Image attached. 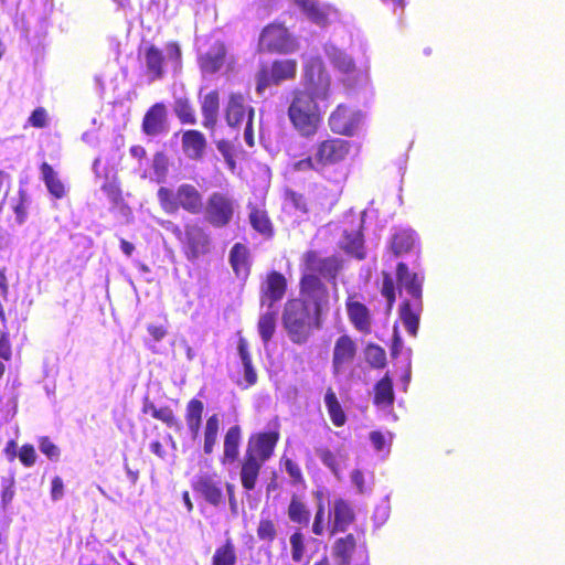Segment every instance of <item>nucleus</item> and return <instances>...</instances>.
Masks as SVG:
<instances>
[{
  "label": "nucleus",
  "mask_w": 565,
  "mask_h": 565,
  "mask_svg": "<svg viewBox=\"0 0 565 565\" xmlns=\"http://www.w3.org/2000/svg\"><path fill=\"white\" fill-rule=\"evenodd\" d=\"M11 356L12 350L9 335L7 333H2L0 335V359L4 361H10Z\"/></svg>",
  "instance_id": "nucleus-58"
},
{
  "label": "nucleus",
  "mask_w": 565,
  "mask_h": 565,
  "mask_svg": "<svg viewBox=\"0 0 565 565\" xmlns=\"http://www.w3.org/2000/svg\"><path fill=\"white\" fill-rule=\"evenodd\" d=\"M331 522L329 525L330 535L340 532H345L351 524L355 521V511L351 503L342 498H337L333 501L330 511Z\"/></svg>",
  "instance_id": "nucleus-19"
},
{
  "label": "nucleus",
  "mask_w": 565,
  "mask_h": 565,
  "mask_svg": "<svg viewBox=\"0 0 565 565\" xmlns=\"http://www.w3.org/2000/svg\"><path fill=\"white\" fill-rule=\"evenodd\" d=\"M248 211V221L252 228L265 239H271L275 235V226L268 211L264 206L255 204H249Z\"/></svg>",
  "instance_id": "nucleus-23"
},
{
  "label": "nucleus",
  "mask_w": 565,
  "mask_h": 565,
  "mask_svg": "<svg viewBox=\"0 0 565 565\" xmlns=\"http://www.w3.org/2000/svg\"><path fill=\"white\" fill-rule=\"evenodd\" d=\"M394 399L393 381L388 374H385L374 385L373 403L379 407H391Z\"/></svg>",
  "instance_id": "nucleus-32"
},
{
  "label": "nucleus",
  "mask_w": 565,
  "mask_h": 565,
  "mask_svg": "<svg viewBox=\"0 0 565 565\" xmlns=\"http://www.w3.org/2000/svg\"><path fill=\"white\" fill-rule=\"evenodd\" d=\"M168 129L167 106L159 102L151 105L143 115L141 130L146 136L156 137Z\"/></svg>",
  "instance_id": "nucleus-18"
},
{
  "label": "nucleus",
  "mask_w": 565,
  "mask_h": 565,
  "mask_svg": "<svg viewBox=\"0 0 565 565\" xmlns=\"http://www.w3.org/2000/svg\"><path fill=\"white\" fill-rule=\"evenodd\" d=\"M344 249L354 255L358 259L365 258V252L363 247V239L361 236L356 235L350 243H348Z\"/></svg>",
  "instance_id": "nucleus-54"
},
{
  "label": "nucleus",
  "mask_w": 565,
  "mask_h": 565,
  "mask_svg": "<svg viewBox=\"0 0 565 565\" xmlns=\"http://www.w3.org/2000/svg\"><path fill=\"white\" fill-rule=\"evenodd\" d=\"M230 265L237 277L246 278L250 273V253L247 246L242 243H235L228 256Z\"/></svg>",
  "instance_id": "nucleus-26"
},
{
  "label": "nucleus",
  "mask_w": 565,
  "mask_h": 565,
  "mask_svg": "<svg viewBox=\"0 0 565 565\" xmlns=\"http://www.w3.org/2000/svg\"><path fill=\"white\" fill-rule=\"evenodd\" d=\"M316 454L320 458L321 462L330 469V471L337 477H340L341 472V456L333 452L328 447H317Z\"/></svg>",
  "instance_id": "nucleus-39"
},
{
  "label": "nucleus",
  "mask_w": 565,
  "mask_h": 565,
  "mask_svg": "<svg viewBox=\"0 0 565 565\" xmlns=\"http://www.w3.org/2000/svg\"><path fill=\"white\" fill-rule=\"evenodd\" d=\"M324 404L331 423L335 427H342L347 423V415L332 387H328L324 395Z\"/></svg>",
  "instance_id": "nucleus-34"
},
{
  "label": "nucleus",
  "mask_w": 565,
  "mask_h": 565,
  "mask_svg": "<svg viewBox=\"0 0 565 565\" xmlns=\"http://www.w3.org/2000/svg\"><path fill=\"white\" fill-rule=\"evenodd\" d=\"M158 409H159V407L156 406V404L149 398V396L143 397L142 407H141L142 414H145V415L150 414L151 417L154 418Z\"/></svg>",
  "instance_id": "nucleus-61"
},
{
  "label": "nucleus",
  "mask_w": 565,
  "mask_h": 565,
  "mask_svg": "<svg viewBox=\"0 0 565 565\" xmlns=\"http://www.w3.org/2000/svg\"><path fill=\"white\" fill-rule=\"evenodd\" d=\"M242 429L238 425L231 426L224 436L222 463L234 462L238 459Z\"/></svg>",
  "instance_id": "nucleus-28"
},
{
  "label": "nucleus",
  "mask_w": 565,
  "mask_h": 565,
  "mask_svg": "<svg viewBox=\"0 0 565 565\" xmlns=\"http://www.w3.org/2000/svg\"><path fill=\"white\" fill-rule=\"evenodd\" d=\"M417 248V237L411 228H398L390 238L388 252L395 258L408 255Z\"/></svg>",
  "instance_id": "nucleus-21"
},
{
  "label": "nucleus",
  "mask_w": 565,
  "mask_h": 565,
  "mask_svg": "<svg viewBox=\"0 0 565 565\" xmlns=\"http://www.w3.org/2000/svg\"><path fill=\"white\" fill-rule=\"evenodd\" d=\"M40 171L42 180L53 198L60 200L66 196V188L51 164L42 162Z\"/></svg>",
  "instance_id": "nucleus-30"
},
{
  "label": "nucleus",
  "mask_w": 565,
  "mask_h": 565,
  "mask_svg": "<svg viewBox=\"0 0 565 565\" xmlns=\"http://www.w3.org/2000/svg\"><path fill=\"white\" fill-rule=\"evenodd\" d=\"M259 46L268 53L286 55L295 53L299 42L284 22L274 21L263 28Z\"/></svg>",
  "instance_id": "nucleus-11"
},
{
  "label": "nucleus",
  "mask_w": 565,
  "mask_h": 565,
  "mask_svg": "<svg viewBox=\"0 0 565 565\" xmlns=\"http://www.w3.org/2000/svg\"><path fill=\"white\" fill-rule=\"evenodd\" d=\"M331 78L320 57H311L303 65V88L291 90L288 118L302 137L315 136L322 122L318 100L330 96Z\"/></svg>",
  "instance_id": "nucleus-2"
},
{
  "label": "nucleus",
  "mask_w": 565,
  "mask_h": 565,
  "mask_svg": "<svg viewBox=\"0 0 565 565\" xmlns=\"http://www.w3.org/2000/svg\"><path fill=\"white\" fill-rule=\"evenodd\" d=\"M352 147L350 140L327 136L311 146L310 154L292 162L291 169L295 172H316L324 177L327 171H335L349 159Z\"/></svg>",
  "instance_id": "nucleus-4"
},
{
  "label": "nucleus",
  "mask_w": 565,
  "mask_h": 565,
  "mask_svg": "<svg viewBox=\"0 0 565 565\" xmlns=\"http://www.w3.org/2000/svg\"><path fill=\"white\" fill-rule=\"evenodd\" d=\"M107 198L114 203L119 204L122 202V192L119 184L115 182L104 183L102 186Z\"/></svg>",
  "instance_id": "nucleus-52"
},
{
  "label": "nucleus",
  "mask_w": 565,
  "mask_h": 565,
  "mask_svg": "<svg viewBox=\"0 0 565 565\" xmlns=\"http://www.w3.org/2000/svg\"><path fill=\"white\" fill-rule=\"evenodd\" d=\"M226 46L222 41H215L210 49L198 57V64L203 74H215L225 64Z\"/></svg>",
  "instance_id": "nucleus-20"
},
{
  "label": "nucleus",
  "mask_w": 565,
  "mask_h": 565,
  "mask_svg": "<svg viewBox=\"0 0 565 565\" xmlns=\"http://www.w3.org/2000/svg\"><path fill=\"white\" fill-rule=\"evenodd\" d=\"M201 114L203 117L202 126L209 130H214L217 124L220 110V93L213 89L202 96L200 100Z\"/></svg>",
  "instance_id": "nucleus-25"
},
{
  "label": "nucleus",
  "mask_w": 565,
  "mask_h": 565,
  "mask_svg": "<svg viewBox=\"0 0 565 565\" xmlns=\"http://www.w3.org/2000/svg\"><path fill=\"white\" fill-rule=\"evenodd\" d=\"M282 463L286 472L290 477L294 484H303L305 478L300 466L290 458H284Z\"/></svg>",
  "instance_id": "nucleus-46"
},
{
  "label": "nucleus",
  "mask_w": 565,
  "mask_h": 565,
  "mask_svg": "<svg viewBox=\"0 0 565 565\" xmlns=\"http://www.w3.org/2000/svg\"><path fill=\"white\" fill-rule=\"evenodd\" d=\"M168 60L180 67L182 62V52L178 42L171 41L166 45Z\"/></svg>",
  "instance_id": "nucleus-56"
},
{
  "label": "nucleus",
  "mask_w": 565,
  "mask_h": 565,
  "mask_svg": "<svg viewBox=\"0 0 565 565\" xmlns=\"http://www.w3.org/2000/svg\"><path fill=\"white\" fill-rule=\"evenodd\" d=\"M328 124L332 132L342 136H351L355 128L353 114L344 105H339L331 113L328 119Z\"/></svg>",
  "instance_id": "nucleus-24"
},
{
  "label": "nucleus",
  "mask_w": 565,
  "mask_h": 565,
  "mask_svg": "<svg viewBox=\"0 0 565 565\" xmlns=\"http://www.w3.org/2000/svg\"><path fill=\"white\" fill-rule=\"evenodd\" d=\"M237 551L232 539H226L215 547L211 558V565H236Z\"/></svg>",
  "instance_id": "nucleus-33"
},
{
  "label": "nucleus",
  "mask_w": 565,
  "mask_h": 565,
  "mask_svg": "<svg viewBox=\"0 0 565 565\" xmlns=\"http://www.w3.org/2000/svg\"><path fill=\"white\" fill-rule=\"evenodd\" d=\"M324 505L322 503L318 504L312 523V532L315 535L321 536L324 533Z\"/></svg>",
  "instance_id": "nucleus-55"
},
{
  "label": "nucleus",
  "mask_w": 565,
  "mask_h": 565,
  "mask_svg": "<svg viewBox=\"0 0 565 565\" xmlns=\"http://www.w3.org/2000/svg\"><path fill=\"white\" fill-rule=\"evenodd\" d=\"M279 438L280 434L277 429L255 433L248 437L239 462V479L245 491L255 490L262 468L273 457Z\"/></svg>",
  "instance_id": "nucleus-5"
},
{
  "label": "nucleus",
  "mask_w": 565,
  "mask_h": 565,
  "mask_svg": "<svg viewBox=\"0 0 565 565\" xmlns=\"http://www.w3.org/2000/svg\"><path fill=\"white\" fill-rule=\"evenodd\" d=\"M277 535L276 525L270 519H260L257 526V536L260 541L271 543Z\"/></svg>",
  "instance_id": "nucleus-44"
},
{
  "label": "nucleus",
  "mask_w": 565,
  "mask_h": 565,
  "mask_svg": "<svg viewBox=\"0 0 565 565\" xmlns=\"http://www.w3.org/2000/svg\"><path fill=\"white\" fill-rule=\"evenodd\" d=\"M220 431V418L217 414H213L206 418L203 429V450L205 455H211L217 441Z\"/></svg>",
  "instance_id": "nucleus-35"
},
{
  "label": "nucleus",
  "mask_w": 565,
  "mask_h": 565,
  "mask_svg": "<svg viewBox=\"0 0 565 565\" xmlns=\"http://www.w3.org/2000/svg\"><path fill=\"white\" fill-rule=\"evenodd\" d=\"M164 227L178 239L181 253L189 262H195L211 253L213 247L211 233L198 220H189L183 227L166 221Z\"/></svg>",
  "instance_id": "nucleus-6"
},
{
  "label": "nucleus",
  "mask_w": 565,
  "mask_h": 565,
  "mask_svg": "<svg viewBox=\"0 0 565 565\" xmlns=\"http://www.w3.org/2000/svg\"><path fill=\"white\" fill-rule=\"evenodd\" d=\"M287 514L292 523L299 525H308L310 521V511L308 510L305 502L296 494L290 499Z\"/></svg>",
  "instance_id": "nucleus-37"
},
{
  "label": "nucleus",
  "mask_w": 565,
  "mask_h": 565,
  "mask_svg": "<svg viewBox=\"0 0 565 565\" xmlns=\"http://www.w3.org/2000/svg\"><path fill=\"white\" fill-rule=\"evenodd\" d=\"M282 322L288 337L296 344L306 343L316 328L311 309L298 299L285 303Z\"/></svg>",
  "instance_id": "nucleus-8"
},
{
  "label": "nucleus",
  "mask_w": 565,
  "mask_h": 565,
  "mask_svg": "<svg viewBox=\"0 0 565 565\" xmlns=\"http://www.w3.org/2000/svg\"><path fill=\"white\" fill-rule=\"evenodd\" d=\"M365 360L374 369H383L386 365L385 350L375 343H369L365 348Z\"/></svg>",
  "instance_id": "nucleus-41"
},
{
  "label": "nucleus",
  "mask_w": 565,
  "mask_h": 565,
  "mask_svg": "<svg viewBox=\"0 0 565 565\" xmlns=\"http://www.w3.org/2000/svg\"><path fill=\"white\" fill-rule=\"evenodd\" d=\"M157 198L161 210L167 214H175L182 210L191 215H198L204 206L202 192L191 183H182L175 190L160 186Z\"/></svg>",
  "instance_id": "nucleus-7"
},
{
  "label": "nucleus",
  "mask_w": 565,
  "mask_h": 565,
  "mask_svg": "<svg viewBox=\"0 0 565 565\" xmlns=\"http://www.w3.org/2000/svg\"><path fill=\"white\" fill-rule=\"evenodd\" d=\"M303 17L311 23L326 28L331 22V17L337 15L338 10L327 2L320 0H291Z\"/></svg>",
  "instance_id": "nucleus-13"
},
{
  "label": "nucleus",
  "mask_w": 565,
  "mask_h": 565,
  "mask_svg": "<svg viewBox=\"0 0 565 565\" xmlns=\"http://www.w3.org/2000/svg\"><path fill=\"white\" fill-rule=\"evenodd\" d=\"M289 541L291 546L292 561L295 563L301 562L306 551L303 534L300 532V530H297L290 535Z\"/></svg>",
  "instance_id": "nucleus-43"
},
{
  "label": "nucleus",
  "mask_w": 565,
  "mask_h": 565,
  "mask_svg": "<svg viewBox=\"0 0 565 565\" xmlns=\"http://www.w3.org/2000/svg\"><path fill=\"white\" fill-rule=\"evenodd\" d=\"M64 495V482L61 477L55 476L52 479L51 498L53 501L60 500Z\"/></svg>",
  "instance_id": "nucleus-59"
},
{
  "label": "nucleus",
  "mask_w": 565,
  "mask_h": 565,
  "mask_svg": "<svg viewBox=\"0 0 565 565\" xmlns=\"http://www.w3.org/2000/svg\"><path fill=\"white\" fill-rule=\"evenodd\" d=\"M173 113L183 125H195L198 121L195 109L190 98L185 96L177 97L174 99Z\"/></svg>",
  "instance_id": "nucleus-36"
},
{
  "label": "nucleus",
  "mask_w": 565,
  "mask_h": 565,
  "mask_svg": "<svg viewBox=\"0 0 565 565\" xmlns=\"http://www.w3.org/2000/svg\"><path fill=\"white\" fill-rule=\"evenodd\" d=\"M147 330L154 341H160L167 335V329L163 326L149 324Z\"/></svg>",
  "instance_id": "nucleus-60"
},
{
  "label": "nucleus",
  "mask_w": 565,
  "mask_h": 565,
  "mask_svg": "<svg viewBox=\"0 0 565 565\" xmlns=\"http://www.w3.org/2000/svg\"><path fill=\"white\" fill-rule=\"evenodd\" d=\"M152 168L157 175L163 177L167 174L169 168V159L163 151H158L154 153Z\"/></svg>",
  "instance_id": "nucleus-50"
},
{
  "label": "nucleus",
  "mask_w": 565,
  "mask_h": 565,
  "mask_svg": "<svg viewBox=\"0 0 565 565\" xmlns=\"http://www.w3.org/2000/svg\"><path fill=\"white\" fill-rule=\"evenodd\" d=\"M345 310L348 319L352 327L362 334L372 332V313L363 302L358 300L356 294L348 295L345 299Z\"/></svg>",
  "instance_id": "nucleus-15"
},
{
  "label": "nucleus",
  "mask_w": 565,
  "mask_h": 565,
  "mask_svg": "<svg viewBox=\"0 0 565 565\" xmlns=\"http://www.w3.org/2000/svg\"><path fill=\"white\" fill-rule=\"evenodd\" d=\"M193 491L212 507H220L225 502L222 480L216 473H201L192 481Z\"/></svg>",
  "instance_id": "nucleus-12"
},
{
  "label": "nucleus",
  "mask_w": 565,
  "mask_h": 565,
  "mask_svg": "<svg viewBox=\"0 0 565 565\" xmlns=\"http://www.w3.org/2000/svg\"><path fill=\"white\" fill-rule=\"evenodd\" d=\"M327 55L331 64L344 74H351L355 71V63L351 56L335 46L327 49Z\"/></svg>",
  "instance_id": "nucleus-38"
},
{
  "label": "nucleus",
  "mask_w": 565,
  "mask_h": 565,
  "mask_svg": "<svg viewBox=\"0 0 565 565\" xmlns=\"http://www.w3.org/2000/svg\"><path fill=\"white\" fill-rule=\"evenodd\" d=\"M19 459L24 467H32L36 461V454L33 445L24 444L19 450Z\"/></svg>",
  "instance_id": "nucleus-49"
},
{
  "label": "nucleus",
  "mask_w": 565,
  "mask_h": 565,
  "mask_svg": "<svg viewBox=\"0 0 565 565\" xmlns=\"http://www.w3.org/2000/svg\"><path fill=\"white\" fill-rule=\"evenodd\" d=\"M370 439L376 450H382L385 445L384 435L381 431H372Z\"/></svg>",
  "instance_id": "nucleus-64"
},
{
  "label": "nucleus",
  "mask_w": 565,
  "mask_h": 565,
  "mask_svg": "<svg viewBox=\"0 0 565 565\" xmlns=\"http://www.w3.org/2000/svg\"><path fill=\"white\" fill-rule=\"evenodd\" d=\"M298 62L295 58H277L270 64L259 66L256 75V93L262 95L266 88L291 82L297 77Z\"/></svg>",
  "instance_id": "nucleus-9"
},
{
  "label": "nucleus",
  "mask_w": 565,
  "mask_h": 565,
  "mask_svg": "<svg viewBox=\"0 0 565 565\" xmlns=\"http://www.w3.org/2000/svg\"><path fill=\"white\" fill-rule=\"evenodd\" d=\"M28 196L25 191L20 190L19 191V199L17 204L13 206V211L15 214L17 222L19 224H23L26 221L28 217Z\"/></svg>",
  "instance_id": "nucleus-47"
},
{
  "label": "nucleus",
  "mask_w": 565,
  "mask_h": 565,
  "mask_svg": "<svg viewBox=\"0 0 565 565\" xmlns=\"http://www.w3.org/2000/svg\"><path fill=\"white\" fill-rule=\"evenodd\" d=\"M154 419L162 422L164 425H167L170 428H179L180 427V422H179L174 411L168 405L159 407Z\"/></svg>",
  "instance_id": "nucleus-45"
},
{
  "label": "nucleus",
  "mask_w": 565,
  "mask_h": 565,
  "mask_svg": "<svg viewBox=\"0 0 565 565\" xmlns=\"http://www.w3.org/2000/svg\"><path fill=\"white\" fill-rule=\"evenodd\" d=\"M216 149L220 151V153L223 156L226 166L231 171H234L236 169V161H235V146L232 141L226 139H221L215 142Z\"/></svg>",
  "instance_id": "nucleus-42"
},
{
  "label": "nucleus",
  "mask_w": 565,
  "mask_h": 565,
  "mask_svg": "<svg viewBox=\"0 0 565 565\" xmlns=\"http://www.w3.org/2000/svg\"><path fill=\"white\" fill-rule=\"evenodd\" d=\"M14 489H13V486L10 484V486H7L2 489L1 491V504L3 507V509H6L10 503L11 501L13 500L14 498Z\"/></svg>",
  "instance_id": "nucleus-63"
},
{
  "label": "nucleus",
  "mask_w": 565,
  "mask_h": 565,
  "mask_svg": "<svg viewBox=\"0 0 565 565\" xmlns=\"http://www.w3.org/2000/svg\"><path fill=\"white\" fill-rule=\"evenodd\" d=\"M254 109L245 104L241 93H231L225 108V120L231 127H239L253 121Z\"/></svg>",
  "instance_id": "nucleus-17"
},
{
  "label": "nucleus",
  "mask_w": 565,
  "mask_h": 565,
  "mask_svg": "<svg viewBox=\"0 0 565 565\" xmlns=\"http://www.w3.org/2000/svg\"><path fill=\"white\" fill-rule=\"evenodd\" d=\"M381 295L386 299L387 308L392 309L396 301V294H405L399 307V318L407 332L415 337L419 327V317L423 311V285L425 276L411 270L404 262H398L395 276L390 271H382Z\"/></svg>",
  "instance_id": "nucleus-3"
},
{
  "label": "nucleus",
  "mask_w": 565,
  "mask_h": 565,
  "mask_svg": "<svg viewBox=\"0 0 565 565\" xmlns=\"http://www.w3.org/2000/svg\"><path fill=\"white\" fill-rule=\"evenodd\" d=\"M358 355V343L350 334H341L337 338L332 351V374H341L345 367L352 364Z\"/></svg>",
  "instance_id": "nucleus-14"
},
{
  "label": "nucleus",
  "mask_w": 565,
  "mask_h": 565,
  "mask_svg": "<svg viewBox=\"0 0 565 565\" xmlns=\"http://www.w3.org/2000/svg\"><path fill=\"white\" fill-rule=\"evenodd\" d=\"M277 313L267 311L263 313L258 320V332L264 343H267L274 335L276 330Z\"/></svg>",
  "instance_id": "nucleus-40"
},
{
  "label": "nucleus",
  "mask_w": 565,
  "mask_h": 565,
  "mask_svg": "<svg viewBox=\"0 0 565 565\" xmlns=\"http://www.w3.org/2000/svg\"><path fill=\"white\" fill-rule=\"evenodd\" d=\"M39 448L51 460L57 459L60 456L57 446L47 436L39 438Z\"/></svg>",
  "instance_id": "nucleus-48"
},
{
  "label": "nucleus",
  "mask_w": 565,
  "mask_h": 565,
  "mask_svg": "<svg viewBox=\"0 0 565 565\" xmlns=\"http://www.w3.org/2000/svg\"><path fill=\"white\" fill-rule=\"evenodd\" d=\"M343 268L337 255L321 257L318 250L308 249L301 256L299 298L312 311L315 327L321 328L323 317L337 302V278Z\"/></svg>",
  "instance_id": "nucleus-1"
},
{
  "label": "nucleus",
  "mask_w": 565,
  "mask_h": 565,
  "mask_svg": "<svg viewBox=\"0 0 565 565\" xmlns=\"http://www.w3.org/2000/svg\"><path fill=\"white\" fill-rule=\"evenodd\" d=\"M204 220L213 228L227 227L234 220L237 204L226 191H214L204 203Z\"/></svg>",
  "instance_id": "nucleus-10"
},
{
  "label": "nucleus",
  "mask_w": 565,
  "mask_h": 565,
  "mask_svg": "<svg viewBox=\"0 0 565 565\" xmlns=\"http://www.w3.org/2000/svg\"><path fill=\"white\" fill-rule=\"evenodd\" d=\"M287 287V279L281 273L269 271L260 286V303L273 307L285 297Z\"/></svg>",
  "instance_id": "nucleus-16"
},
{
  "label": "nucleus",
  "mask_w": 565,
  "mask_h": 565,
  "mask_svg": "<svg viewBox=\"0 0 565 565\" xmlns=\"http://www.w3.org/2000/svg\"><path fill=\"white\" fill-rule=\"evenodd\" d=\"M164 55L163 52L151 44L145 51V62L148 73L152 79H161L164 76Z\"/></svg>",
  "instance_id": "nucleus-31"
},
{
  "label": "nucleus",
  "mask_w": 565,
  "mask_h": 565,
  "mask_svg": "<svg viewBox=\"0 0 565 565\" xmlns=\"http://www.w3.org/2000/svg\"><path fill=\"white\" fill-rule=\"evenodd\" d=\"M286 196L296 210L302 213H307L309 211L307 198L302 193L290 190L287 191Z\"/></svg>",
  "instance_id": "nucleus-51"
},
{
  "label": "nucleus",
  "mask_w": 565,
  "mask_h": 565,
  "mask_svg": "<svg viewBox=\"0 0 565 565\" xmlns=\"http://www.w3.org/2000/svg\"><path fill=\"white\" fill-rule=\"evenodd\" d=\"M243 365L245 371V380L247 384L249 386L254 385L257 381V374L253 367L252 361L244 362Z\"/></svg>",
  "instance_id": "nucleus-62"
},
{
  "label": "nucleus",
  "mask_w": 565,
  "mask_h": 565,
  "mask_svg": "<svg viewBox=\"0 0 565 565\" xmlns=\"http://www.w3.org/2000/svg\"><path fill=\"white\" fill-rule=\"evenodd\" d=\"M8 291H9V286H8V281H7L6 270L1 269L0 270V318L1 319H4V309H3L2 300L7 299Z\"/></svg>",
  "instance_id": "nucleus-57"
},
{
  "label": "nucleus",
  "mask_w": 565,
  "mask_h": 565,
  "mask_svg": "<svg viewBox=\"0 0 565 565\" xmlns=\"http://www.w3.org/2000/svg\"><path fill=\"white\" fill-rule=\"evenodd\" d=\"M34 128H44L47 125V113L43 107L35 108L28 119Z\"/></svg>",
  "instance_id": "nucleus-53"
},
{
  "label": "nucleus",
  "mask_w": 565,
  "mask_h": 565,
  "mask_svg": "<svg viewBox=\"0 0 565 565\" xmlns=\"http://www.w3.org/2000/svg\"><path fill=\"white\" fill-rule=\"evenodd\" d=\"M358 546V537L353 533L339 537L332 545V556L339 565H351L353 554Z\"/></svg>",
  "instance_id": "nucleus-27"
},
{
  "label": "nucleus",
  "mask_w": 565,
  "mask_h": 565,
  "mask_svg": "<svg viewBox=\"0 0 565 565\" xmlns=\"http://www.w3.org/2000/svg\"><path fill=\"white\" fill-rule=\"evenodd\" d=\"M203 412L204 404L201 399L192 398L186 403L184 418L193 439H196L200 434Z\"/></svg>",
  "instance_id": "nucleus-29"
},
{
  "label": "nucleus",
  "mask_w": 565,
  "mask_h": 565,
  "mask_svg": "<svg viewBox=\"0 0 565 565\" xmlns=\"http://www.w3.org/2000/svg\"><path fill=\"white\" fill-rule=\"evenodd\" d=\"M181 147L189 159L200 161L204 157L207 140L202 131L189 129L182 132Z\"/></svg>",
  "instance_id": "nucleus-22"
}]
</instances>
